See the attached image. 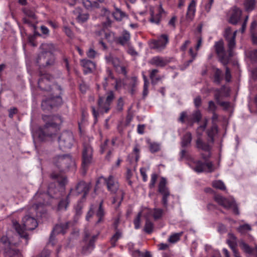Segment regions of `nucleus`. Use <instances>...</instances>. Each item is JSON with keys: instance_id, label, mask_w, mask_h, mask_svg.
Here are the masks:
<instances>
[{"instance_id": "32", "label": "nucleus", "mask_w": 257, "mask_h": 257, "mask_svg": "<svg viewBox=\"0 0 257 257\" xmlns=\"http://www.w3.org/2000/svg\"><path fill=\"white\" fill-rule=\"evenodd\" d=\"M192 141V135L189 132L186 133L182 139L181 146L186 147L189 145Z\"/></svg>"}, {"instance_id": "13", "label": "nucleus", "mask_w": 257, "mask_h": 257, "mask_svg": "<svg viewBox=\"0 0 257 257\" xmlns=\"http://www.w3.org/2000/svg\"><path fill=\"white\" fill-rule=\"evenodd\" d=\"M93 162V149L88 144H84L82 150V166L84 170Z\"/></svg>"}, {"instance_id": "5", "label": "nucleus", "mask_w": 257, "mask_h": 257, "mask_svg": "<svg viewBox=\"0 0 257 257\" xmlns=\"http://www.w3.org/2000/svg\"><path fill=\"white\" fill-rule=\"evenodd\" d=\"M103 179L106 184L107 190L111 194H116L113 198L112 203L114 205V207L117 208L123 200L124 192L119 189L117 180L112 175H109L108 178Z\"/></svg>"}, {"instance_id": "12", "label": "nucleus", "mask_w": 257, "mask_h": 257, "mask_svg": "<svg viewBox=\"0 0 257 257\" xmlns=\"http://www.w3.org/2000/svg\"><path fill=\"white\" fill-rule=\"evenodd\" d=\"M58 142L60 149L65 150L70 149L74 142L72 133L68 131L63 132L59 137Z\"/></svg>"}, {"instance_id": "53", "label": "nucleus", "mask_w": 257, "mask_h": 257, "mask_svg": "<svg viewBox=\"0 0 257 257\" xmlns=\"http://www.w3.org/2000/svg\"><path fill=\"white\" fill-rule=\"evenodd\" d=\"M51 177L53 179H57L58 182L61 186H64L67 182V179L65 178H62L60 180V178L57 175L52 174Z\"/></svg>"}, {"instance_id": "51", "label": "nucleus", "mask_w": 257, "mask_h": 257, "mask_svg": "<svg viewBox=\"0 0 257 257\" xmlns=\"http://www.w3.org/2000/svg\"><path fill=\"white\" fill-rule=\"evenodd\" d=\"M23 12L25 13V14L26 15V16L28 17L29 18L33 19H36V15L33 11H32L30 9L25 8L23 10Z\"/></svg>"}, {"instance_id": "58", "label": "nucleus", "mask_w": 257, "mask_h": 257, "mask_svg": "<svg viewBox=\"0 0 257 257\" xmlns=\"http://www.w3.org/2000/svg\"><path fill=\"white\" fill-rule=\"evenodd\" d=\"M124 105V101L122 97H120L117 100L116 109L118 111H122Z\"/></svg>"}, {"instance_id": "3", "label": "nucleus", "mask_w": 257, "mask_h": 257, "mask_svg": "<svg viewBox=\"0 0 257 257\" xmlns=\"http://www.w3.org/2000/svg\"><path fill=\"white\" fill-rule=\"evenodd\" d=\"M41 52L36 59V62L40 67H46L53 65L55 63V57L53 54L54 46L52 44H43L41 46Z\"/></svg>"}, {"instance_id": "54", "label": "nucleus", "mask_w": 257, "mask_h": 257, "mask_svg": "<svg viewBox=\"0 0 257 257\" xmlns=\"http://www.w3.org/2000/svg\"><path fill=\"white\" fill-rule=\"evenodd\" d=\"M202 117V115L199 110H196L192 114L194 121L199 122Z\"/></svg>"}, {"instance_id": "30", "label": "nucleus", "mask_w": 257, "mask_h": 257, "mask_svg": "<svg viewBox=\"0 0 257 257\" xmlns=\"http://www.w3.org/2000/svg\"><path fill=\"white\" fill-rule=\"evenodd\" d=\"M228 239L227 242L232 250L236 249L237 245V238L235 235L231 233H228Z\"/></svg>"}, {"instance_id": "44", "label": "nucleus", "mask_w": 257, "mask_h": 257, "mask_svg": "<svg viewBox=\"0 0 257 257\" xmlns=\"http://www.w3.org/2000/svg\"><path fill=\"white\" fill-rule=\"evenodd\" d=\"M106 73L107 76L105 77L104 80L105 82L103 83V86L104 88L106 87L108 82L114 79V77L112 75V72L108 68L106 69Z\"/></svg>"}, {"instance_id": "6", "label": "nucleus", "mask_w": 257, "mask_h": 257, "mask_svg": "<svg viewBox=\"0 0 257 257\" xmlns=\"http://www.w3.org/2000/svg\"><path fill=\"white\" fill-rule=\"evenodd\" d=\"M105 98L103 96H100L98 100V107L96 110L94 106H92V110L94 117L96 119L99 113L107 112L110 108V104L114 98V94L113 91H110L106 94Z\"/></svg>"}, {"instance_id": "1", "label": "nucleus", "mask_w": 257, "mask_h": 257, "mask_svg": "<svg viewBox=\"0 0 257 257\" xmlns=\"http://www.w3.org/2000/svg\"><path fill=\"white\" fill-rule=\"evenodd\" d=\"M53 82V77L48 74L41 75L38 81L39 88L46 91L47 95L41 103L42 108L45 111H49L62 103V99L60 96L62 89L60 86L54 84Z\"/></svg>"}, {"instance_id": "59", "label": "nucleus", "mask_w": 257, "mask_h": 257, "mask_svg": "<svg viewBox=\"0 0 257 257\" xmlns=\"http://www.w3.org/2000/svg\"><path fill=\"white\" fill-rule=\"evenodd\" d=\"M140 149L139 145L138 144H136L133 149V152L136 154L135 159L136 162L138 161L140 157Z\"/></svg>"}, {"instance_id": "55", "label": "nucleus", "mask_w": 257, "mask_h": 257, "mask_svg": "<svg viewBox=\"0 0 257 257\" xmlns=\"http://www.w3.org/2000/svg\"><path fill=\"white\" fill-rule=\"evenodd\" d=\"M87 56L90 59L94 58L97 55V53L93 49L90 48L86 53Z\"/></svg>"}, {"instance_id": "49", "label": "nucleus", "mask_w": 257, "mask_h": 257, "mask_svg": "<svg viewBox=\"0 0 257 257\" xmlns=\"http://www.w3.org/2000/svg\"><path fill=\"white\" fill-rule=\"evenodd\" d=\"M142 216V212H140L136 218L135 219L134 221V223L135 225V227L136 229H139L140 227L141 224V217Z\"/></svg>"}, {"instance_id": "29", "label": "nucleus", "mask_w": 257, "mask_h": 257, "mask_svg": "<svg viewBox=\"0 0 257 257\" xmlns=\"http://www.w3.org/2000/svg\"><path fill=\"white\" fill-rule=\"evenodd\" d=\"M6 257H21V254L19 250L12 248L11 247L9 248H6Z\"/></svg>"}, {"instance_id": "33", "label": "nucleus", "mask_w": 257, "mask_h": 257, "mask_svg": "<svg viewBox=\"0 0 257 257\" xmlns=\"http://www.w3.org/2000/svg\"><path fill=\"white\" fill-rule=\"evenodd\" d=\"M89 18V15L86 13H82L78 10V15L76 16V20L78 23H83L85 22Z\"/></svg>"}, {"instance_id": "45", "label": "nucleus", "mask_w": 257, "mask_h": 257, "mask_svg": "<svg viewBox=\"0 0 257 257\" xmlns=\"http://www.w3.org/2000/svg\"><path fill=\"white\" fill-rule=\"evenodd\" d=\"M121 236V233L119 230L116 231L115 233L111 238V243L113 246L115 245V243Z\"/></svg>"}, {"instance_id": "34", "label": "nucleus", "mask_w": 257, "mask_h": 257, "mask_svg": "<svg viewBox=\"0 0 257 257\" xmlns=\"http://www.w3.org/2000/svg\"><path fill=\"white\" fill-rule=\"evenodd\" d=\"M138 84V79L136 77L131 78V81L129 83V88L131 93L134 94L136 90V86Z\"/></svg>"}, {"instance_id": "39", "label": "nucleus", "mask_w": 257, "mask_h": 257, "mask_svg": "<svg viewBox=\"0 0 257 257\" xmlns=\"http://www.w3.org/2000/svg\"><path fill=\"white\" fill-rule=\"evenodd\" d=\"M239 245L241 249L243 250L244 252L248 254H251L254 249L250 247L247 244L244 242L243 241H240Z\"/></svg>"}, {"instance_id": "31", "label": "nucleus", "mask_w": 257, "mask_h": 257, "mask_svg": "<svg viewBox=\"0 0 257 257\" xmlns=\"http://www.w3.org/2000/svg\"><path fill=\"white\" fill-rule=\"evenodd\" d=\"M217 126L216 125L213 124L211 128L207 132L208 137H209L208 142H211L212 144L214 143V137L217 134Z\"/></svg>"}, {"instance_id": "24", "label": "nucleus", "mask_w": 257, "mask_h": 257, "mask_svg": "<svg viewBox=\"0 0 257 257\" xmlns=\"http://www.w3.org/2000/svg\"><path fill=\"white\" fill-rule=\"evenodd\" d=\"M241 11L240 9L234 8L232 11L229 22L233 25H236L240 20Z\"/></svg>"}, {"instance_id": "52", "label": "nucleus", "mask_w": 257, "mask_h": 257, "mask_svg": "<svg viewBox=\"0 0 257 257\" xmlns=\"http://www.w3.org/2000/svg\"><path fill=\"white\" fill-rule=\"evenodd\" d=\"M182 235V233H175L170 236L168 240L170 242L174 243L179 240L180 236Z\"/></svg>"}, {"instance_id": "41", "label": "nucleus", "mask_w": 257, "mask_h": 257, "mask_svg": "<svg viewBox=\"0 0 257 257\" xmlns=\"http://www.w3.org/2000/svg\"><path fill=\"white\" fill-rule=\"evenodd\" d=\"M83 206L80 202H78V203L77 204V205L75 207V216H74V219L75 220L78 219L79 217L81 216L82 214Z\"/></svg>"}, {"instance_id": "11", "label": "nucleus", "mask_w": 257, "mask_h": 257, "mask_svg": "<svg viewBox=\"0 0 257 257\" xmlns=\"http://www.w3.org/2000/svg\"><path fill=\"white\" fill-rule=\"evenodd\" d=\"M215 201L220 205L226 209H231L236 214H239L237 205L233 199H227L223 196L216 195L214 196Z\"/></svg>"}, {"instance_id": "9", "label": "nucleus", "mask_w": 257, "mask_h": 257, "mask_svg": "<svg viewBox=\"0 0 257 257\" xmlns=\"http://www.w3.org/2000/svg\"><path fill=\"white\" fill-rule=\"evenodd\" d=\"M98 235V233L92 234L89 230L85 229L84 240L85 241L86 245L82 248V252L84 254H88L94 249V242L96 240Z\"/></svg>"}, {"instance_id": "35", "label": "nucleus", "mask_w": 257, "mask_h": 257, "mask_svg": "<svg viewBox=\"0 0 257 257\" xmlns=\"http://www.w3.org/2000/svg\"><path fill=\"white\" fill-rule=\"evenodd\" d=\"M114 19L118 21H120L123 18L126 16L125 13L121 11L120 9L116 8L115 12L113 13Z\"/></svg>"}, {"instance_id": "4", "label": "nucleus", "mask_w": 257, "mask_h": 257, "mask_svg": "<svg viewBox=\"0 0 257 257\" xmlns=\"http://www.w3.org/2000/svg\"><path fill=\"white\" fill-rule=\"evenodd\" d=\"M13 225L21 238L25 239V243L28 244V235L25 230H32L34 229L38 225L37 220L29 215L25 216L22 220L23 227H22L16 220H13Z\"/></svg>"}, {"instance_id": "62", "label": "nucleus", "mask_w": 257, "mask_h": 257, "mask_svg": "<svg viewBox=\"0 0 257 257\" xmlns=\"http://www.w3.org/2000/svg\"><path fill=\"white\" fill-rule=\"evenodd\" d=\"M158 72L159 71L157 69H154L150 71V78L152 80V83H154V81H155V77Z\"/></svg>"}, {"instance_id": "22", "label": "nucleus", "mask_w": 257, "mask_h": 257, "mask_svg": "<svg viewBox=\"0 0 257 257\" xmlns=\"http://www.w3.org/2000/svg\"><path fill=\"white\" fill-rule=\"evenodd\" d=\"M150 13L151 16L150 19V22L153 23L158 24L161 21V15L163 13H165V11L162 8V5L160 4L159 7L158 14L156 15V16L154 15V11L152 9L150 10Z\"/></svg>"}, {"instance_id": "8", "label": "nucleus", "mask_w": 257, "mask_h": 257, "mask_svg": "<svg viewBox=\"0 0 257 257\" xmlns=\"http://www.w3.org/2000/svg\"><path fill=\"white\" fill-rule=\"evenodd\" d=\"M51 193V191L50 188L48 189V193H42L39 191H38L33 197L34 203L32 209L36 212H41L42 211L40 209L47 203L45 200Z\"/></svg>"}, {"instance_id": "14", "label": "nucleus", "mask_w": 257, "mask_h": 257, "mask_svg": "<svg viewBox=\"0 0 257 257\" xmlns=\"http://www.w3.org/2000/svg\"><path fill=\"white\" fill-rule=\"evenodd\" d=\"M89 189V185L84 181L79 182L74 188L71 189L69 195L78 196L82 194L85 197L88 193Z\"/></svg>"}, {"instance_id": "60", "label": "nucleus", "mask_w": 257, "mask_h": 257, "mask_svg": "<svg viewBox=\"0 0 257 257\" xmlns=\"http://www.w3.org/2000/svg\"><path fill=\"white\" fill-rule=\"evenodd\" d=\"M162 203L164 207L167 208L168 206V198L171 196V194H165L162 195Z\"/></svg>"}, {"instance_id": "17", "label": "nucleus", "mask_w": 257, "mask_h": 257, "mask_svg": "<svg viewBox=\"0 0 257 257\" xmlns=\"http://www.w3.org/2000/svg\"><path fill=\"white\" fill-rule=\"evenodd\" d=\"M209 142H208V143L204 142L201 138H198L196 140V147L198 149H201L207 153L206 155L204 154H201L202 158L205 161H207L210 156V150L211 147L209 145Z\"/></svg>"}, {"instance_id": "48", "label": "nucleus", "mask_w": 257, "mask_h": 257, "mask_svg": "<svg viewBox=\"0 0 257 257\" xmlns=\"http://www.w3.org/2000/svg\"><path fill=\"white\" fill-rule=\"evenodd\" d=\"M207 125V121H206L203 125L199 126L196 130V133L198 136V138H201L203 132L204 131Z\"/></svg>"}, {"instance_id": "25", "label": "nucleus", "mask_w": 257, "mask_h": 257, "mask_svg": "<svg viewBox=\"0 0 257 257\" xmlns=\"http://www.w3.org/2000/svg\"><path fill=\"white\" fill-rule=\"evenodd\" d=\"M196 1L192 0L188 7L186 17L188 19L192 20L194 17L196 11Z\"/></svg>"}, {"instance_id": "46", "label": "nucleus", "mask_w": 257, "mask_h": 257, "mask_svg": "<svg viewBox=\"0 0 257 257\" xmlns=\"http://www.w3.org/2000/svg\"><path fill=\"white\" fill-rule=\"evenodd\" d=\"M251 229V227L248 224L241 225L238 228V231L241 233H244L247 231H250Z\"/></svg>"}, {"instance_id": "15", "label": "nucleus", "mask_w": 257, "mask_h": 257, "mask_svg": "<svg viewBox=\"0 0 257 257\" xmlns=\"http://www.w3.org/2000/svg\"><path fill=\"white\" fill-rule=\"evenodd\" d=\"M105 59L106 62L108 64H112L118 72L121 73L124 75L126 74L125 67L121 65V62L118 58L114 57L112 55L109 54L105 57Z\"/></svg>"}, {"instance_id": "19", "label": "nucleus", "mask_w": 257, "mask_h": 257, "mask_svg": "<svg viewBox=\"0 0 257 257\" xmlns=\"http://www.w3.org/2000/svg\"><path fill=\"white\" fill-rule=\"evenodd\" d=\"M169 42V37L167 34L161 35L157 40L153 42V48L159 50L164 49Z\"/></svg>"}, {"instance_id": "64", "label": "nucleus", "mask_w": 257, "mask_h": 257, "mask_svg": "<svg viewBox=\"0 0 257 257\" xmlns=\"http://www.w3.org/2000/svg\"><path fill=\"white\" fill-rule=\"evenodd\" d=\"M216 109V106L213 101H210L208 102V110L212 112H215Z\"/></svg>"}, {"instance_id": "63", "label": "nucleus", "mask_w": 257, "mask_h": 257, "mask_svg": "<svg viewBox=\"0 0 257 257\" xmlns=\"http://www.w3.org/2000/svg\"><path fill=\"white\" fill-rule=\"evenodd\" d=\"M18 112V109L15 107H12L9 109V117L12 118L14 117V115L17 114Z\"/></svg>"}, {"instance_id": "2", "label": "nucleus", "mask_w": 257, "mask_h": 257, "mask_svg": "<svg viewBox=\"0 0 257 257\" xmlns=\"http://www.w3.org/2000/svg\"><path fill=\"white\" fill-rule=\"evenodd\" d=\"M42 118L45 124L39 130V137L41 139H43L44 137H52L55 134L58 130V124L61 122V118L58 116L43 115Z\"/></svg>"}, {"instance_id": "57", "label": "nucleus", "mask_w": 257, "mask_h": 257, "mask_svg": "<svg viewBox=\"0 0 257 257\" xmlns=\"http://www.w3.org/2000/svg\"><path fill=\"white\" fill-rule=\"evenodd\" d=\"M105 37L106 40L109 42H112L116 40L114 34L111 32L106 33L105 34Z\"/></svg>"}, {"instance_id": "37", "label": "nucleus", "mask_w": 257, "mask_h": 257, "mask_svg": "<svg viewBox=\"0 0 257 257\" xmlns=\"http://www.w3.org/2000/svg\"><path fill=\"white\" fill-rule=\"evenodd\" d=\"M235 39L233 38H229V39H227V45L228 47V53L229 54L230 56H232V49L234 48L235 46Z\"/></svg>"}, {"instance_id": "26", "label": "nucleus", "mask_w": 257, "mask_h": 257, "mask_svg": "<svg viewBox=\"0 0 257 257\" xmlns=\"http://www.w3.org/2000/svg\"><path fill=\"white\" fill-rule=\"evenodd\" d=\"M68 194L65 198L62 199L59 202L57 206V210L58 211H66L67 207L69 204Z\"/></svg>"}, {"instance_id": "20", "label": "nucleus", "mask_w": 257, "mask_h": 257, "mask_svg": "<svg viewBox=\"0 0 257 257\" xmlns=\"http://www.w3.org/2000/svg\"><path fill=\"white\" fill-rule=\"evenodd\" d=\"M149 63L157 67H163L169 63V61L166 58L158 56L153 57Z\"/></svg>"}, {"instance_id": "36", "label": "nucleus", "mask_w": 257, "mask_h": 257, "mask_svg": "<svg viewBox=\"0 0 257 257\" xmlns=\"http://www.w3.org/2000/svg\"><path fill=\"white\" fill-rule=\"evenodd\" d=\"M244 6L246 11H252L255 6V0H244Z\"/></svg>"}, {"instance_id": "40", "label": "nucleus", "mask_w": 257, "mask_h": 257, "mask_svg": "<svg viewBox=\"0 0 257 257\" xmlns=\"http://www.w3.org/2000/svg\"><path fill=\"white\" fill-rule=\"evenodd\" d=\"M222 80V71L218 68H216L214 71V81L219 84Z\"/></svg>"}, {"instance_id": "61", "label": "nucleus", "mask_w": 257, "mask_h": 257, "mask_svg": "<svg viewBox=\"0 0 257 257\" xmlns=\"http://www.w3.org/2000/svg\"><path fill=\"white\" fill-rule=\"evenodd\" d=\"M109 141L108 140H106L103 145H102L100 147V152L101 154L103 153L106 151H108L110 150L108 148V143Z\"/></svg>"}, {"instance_id": "27", "label": "nucleus", "mask_w": 257, "mask_h": 257, "mask_svg": "<svg viewBox=\"0 0 257 257\" xmlns=\"http://www.w3.org/2000/svg\"><path fill=\"white\" fill-rule=\"evenodd\" d=\"M159 192L162 195L170 194L168 188L166 186V180L162 178L159 185Z\"/></svg>"}, {"instance_id": "18", "label": "nucleus", "mask_w": 257, "mask_h": 257, "mask_svg": "<svg viewBox=\"0 0 257 257\" xmlns=\"http://www.w3.org/2000/svg\"><path fill=\"white\" fill-rule=\"evenodd\" d=\"M69 222H67L65 223H60L57 224L53 228V230L50 236V243L52 242V245H54V243L52 242L53 238V235L58 234L59 233L64 234L66 230L69 227Z\"/></svg>"}, {"instance_id": "28", "label": "nucleus", "mask_w": 257, "mask_h": 257, "mask_svg": "<svg viewBox=\"0 0 257 257\" xmlns=\"http://www.w3.org/2000/svg\"><path fill=\"white\" fill-rule=\"evenodd\" d=\"M102 201H101L100 203L99 207L96 213V215L98 218L97 221L95 223L96 225L102 222L103 221V217L104 216V210L102 207Z\"/></svg>"}, {"instance_id": "42", "label": "nucleus", "mask_w": 257, "mask_h": 257, "mask_svg": "<svg viewBox=\"0 0 257 257\" xmlns=\"http://www.w3.org/2000/svg\"><path fill=\"white\" fill-rule=\"evenodd\" d=\"M154 224L153 223L150 221L149 219H147L144 227V230L146 232L148 233H151L153 230Z\"/></svg>"}, {"instance_id": "43", "label": "nucleus", "mask_w": 257, "mask_h": 257, "mask_svg": "<svg viewBox=\"0 0 257 257\" xmlns=\"http://www.w3.org/2000/svg\"><path fill=\"white\" fill-rule=\"evenodd\" d=\"M212 186L213 187L221 190H224L226 187L224 183L221 180H216L212 182Z\"/></svg>"}, {"instance_id": "7", "label": "nucleus", "mask_w": 257, "mask_h": 257, "mask_svg": "<svg viewBox=\"0 0 257 257\" xmlns=\"http://www.w3.org/2000/svg\"><path fill=\"white\" fill-rule=\"evenodd\" d=\"M54 163L61 171H65L74 165V162L69 155H58L54 158Z\"/></svg>"}, {"instance_id": "47", "label": "nucleus", "mask_w": 257, "mask_h": 257, "mask_svg": "<svg viewBox=\"0 0 257 257\" xmlns=\"http://www.w3.org/2000/svg\"><path fill=\"white\" fill-rule=\"evenodd\" d=\"M0 243H2L4 245L5 249L6 248H9L11 247V243H10V241L9 240L8 237L7 236H3L0 241Z\"/></svg>"}, {"instance_id": "10", "label": "nucleus", "mask_w": 257, "mask_h": 257, "mask_svg": "<svg viewBox=\"0 0 257 257\" xmlns=\"http://www.w3.org/2000/svg\"><path fill=\"white\" fill-rule=\"evenodd\" d=\"M215 52L218 57L219 61L224 66H226L229 62L232 56L229 54H227L224 49L222 41L216 42L214 45Z\"/></svg>"}, {"instance_id": "50", "label": "nucleus", "mask_w": 257, "mask_h": 257, "mask_svg": "<svg viewBox=\"0 0 257 257\" xmlns=\"http://www.w3.org/2000/svg\"><path fill=\"white\" fill-rule=\"evenodd\" d=\"M163 210L159 208L154 209V211L153 213V217L155 219L157 220L160 218L163 214Z\"/></svg>"}, {"instance_id": "38", "label": "nucleus", "mask_w": 257, "mask_h": 257, "mask_svg": "<svg viewBox=\"0 0 257 257\" xmlns=\"http://www.w3.org/2000/svg\"><path fill=\"white\" fill-rule=\"evenodd\" d=\"M150 151L153 153H156L159 151L161 149V144L156 142H149L148 143Z\"/></svg>"}, {"instance_id": "16", "label": "nucleus", "mask_w": 257, "mask_h": 257, "mask_svg": "<svg viewBox=\"0 0 257 257\" xmlns=\"http://www.w3.org/2000/svg\"><path fill=\"white\" fill-rule=\"evenodd\" d=\"M194 163L195 165L194 170L196 172L201 173L204 171L211 172L214 171L213 165L211 162L203 163L201 161H196Z\"/></svg>"}, {"instance_id": "56", "label": "nucleus", "mask_w": 257, "mask_h": 257, "mask_svg": "<svg viewBox=\"0 0 257 257\" xmlns=\"http://www.w3.org/2000/svg\"><path fill=\"white\" fill-rule=\"evenodd\" d=\"M127 47V53L133 56H136L138 55V53L135 50L134 48L132 46L131 44L126 46Z\"/></svg>"}, {"instance_id": "21", "label": "nucleus", "mask_w": 257, "mask_h": 257, "mask_svg": "<svg viewBox=\"0 0 257 257\" xmlns=\"http://www.w3.org/2000/svg\"><path fill=\"white\" fill-rule=\"evenodd\" d=\"M131 35L130 33L124 30L122 32L121 35L116 39V42L122 46H127L130 43Z\"/></svg>"}, {"instance_id": "23", "label": "nucleus", "mask_w": 257, "mask_h": 257, "mask_svg": "<svg viewBox=\"0 0 257 257\" xmlns=\"http://www.w3.org/2000/svg\"><path fill=\"white\" fill-rule=\"evenodd\" d=\"M80 64L84 68L85 73L92 72L95 68V64L94 62L86 59L81 60Z\"/></svg>"}]
</instances>
